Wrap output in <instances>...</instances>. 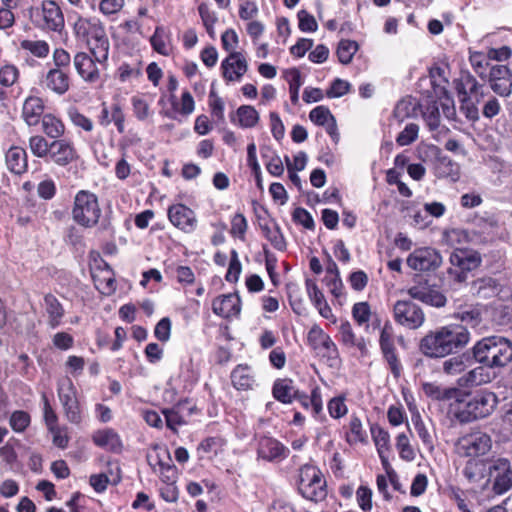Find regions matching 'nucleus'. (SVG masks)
<instances>
[{"instance_id":"1","label":"nucleus","mask_w":512,"mask_h":512,"mask_svg":"<svg viewBox=\"0 0 512 512\" xmlns=\"http://www.w3.org/2000/svg\"><path fill=\"white\" fill-rule=\"evenodd\" d=\"M470 332L462 325L452 324L431 331L420 341V351L430 358H442L464 348Z\"/></svg>"},{"instance_id":"2","label":"nucleus","mask_w":512,"mask_h":512,"mask_svg":"<svg viewBox=\"0 0 512 512\" xmlns=\"http://www.w3.org/2000/svg\"><path fill=\"white\" fill-rule=\"evenodd\" d=\"M472 358L491 369L504 367L512 360V344L503 337H485L472 347Z\"/></svg>"},{"instance_id":"3","label":"nucleus","mask_w":512,"mask_h":512,"mask_svg":"<svg viewBox=\"0 0 512 512\" xmlns=\"http://www.w3.org/2000/svg\"><path fill=\"white\" fill-rule=\"evenodd\" d=\"M467 395L461 401L459 408H452L454 419L461 424L488 417L498 404L496 394L491 391L481 390L475 394L467 393Z\"/></svg>"},{"instance_id":"4","label":"nucleus","mask_w":512,"mask_h":512,"mask_svg":"<svg viewBox=\"0 0 512 512\" xmlns=\"http://www.w3.org/2000/svg\"><path fill=\"white\" fill-rule=\"evenodd\" d=\"M298 493L306 500L319 503L327 497V483L321 470L315 465L300 467L296 478Z\"/></svg>"},{"instance_id":"5","label":"nucleus","mask_w":512,"mask_h":512,"mask_svg":"<svg viewBox=\"0 0 512 512\" xmlns=\"http://www.w3.org/2000/svg\"><path fill=\"white\" fill-rule=\"evenodd\" d=\"M98 197L88 191L80 190L76 193L71 210L73 221L83 228L95 227L101 216Z\"/></svg>"},{"instance_id":"6","label":"nucleus","mask_w":512,"mask_h":512,"mask_svg":"<svg viewBox=\"0 0 512 512\" xmlns=\"http://www.w3.org/2000/svg\"><path fill=\"white\" fill-rule=\"evenodd\" d=\"M29 18L36 28L45 32L60 33L65 26L63 12L60 6L52 0H44L40 6L31 7Z\"/></svg>"},{"instance_id":"7","label":"nucleus","mask_w":512,"mask_h":512,"mask_svg":"<svg viewBox=\"0 0 512 512\" xmlns=\"http://www.w3.org/2000/svg\"><path fill=\"white\" fill-rule=\"evenodd\" d=\"M449 260L451 267L448 275L457 283L465 282L468 273L477 269L482 262L479 252L467 248L454 249Z\"/></svg>"},{"instance_id":"8","label":"nucleus","mask_w":512,"mask_h":512,"mask_svg":"<svg viewBox=\"0 0 512 512\" xmlns=\"http://www.w3.org/2000/svg\"><path fill=\"white\" fill-rule=\"evenodd\" d=\"M425 395L432 400L447 402L448 415L454 419V412L452 408H459L460 403L467 395L460 387H444L436 383L426 382L422 385Z\"/></svg>"},{"instance_id":"9","label":"nucleus","mask_w":512,"mask_h":512,"mask_svg":"<svg viewBox=\"0 0 512 512\" xmlns=\"http://www.w3.org/2000/svg\"><path fill=\"white\" fill-rule=\"evenodd\" d=\"M492 447L491 437L483 432H473L459 438L456 448L459 455L478 458L487 454Z\"/></svg>"},{"instance_id":"10","label":"nucleus","mask_w":512,"mask_h":512,"mask_svg":"<svg viewBox=\"0 0 512 512\" xmlns=\"http://www.w3.org/2000/svg\"><path fill=\"white\" fill-rule=\"evenodd\" d=\"M458 94L462 97L461 101L467 109V117L474 119L478 116V109L472 100L479 103L484 97L483 87L470 74L463 76L457 84ZM464 108V106H462Z\"/></svg>"},{"instance_id":"11","label":"nucleus","mask_w":512,"mask_h":512,"mask_svg":"<svg viewBox=\"0 0 512 512\" xmlns=\"http://www.w3.org/2000/svg\"><path fill=\"white\" fill-rule=\"evenodd\" d=\"M393 312L395 321L410 329L420 327L425 320L421 308L409 300L397 301L394 305Z\"/></svg>"},{"instance_id":"12","label":"nucleus","mask_w":512,"mask_h":512,"mask_svg":"<svg viewBox=\"0 0 512 512\" xmlns=\"http://www.w3.org/2000/svg\"><path fill=\"white\" fill-rule=\"evenodd\" d=\"M488 469L490 479L493 481V489L497 494H503L512 487V469L509 460L494 459Z\"/></svg>"},{"instance_id":"13","label":"nucleus","mask_w":512,"mask_h":512,"mask_svg":"<svg viewBox=\"0 0 512 512\" xmlns=\"http://www.w3.org/2000/svg\"><path fill=\"white\" fill-rule=\"evenodd\" d=\"M79 158L77 150L71 140L59 139L50 142L47 160L57 166L65 167Z\"/></svg>"},{"instance_id":"14","label":"nucleus","mask_w":512,"mask_h":512,"mask_svg":"<svg viewBox=\"0 0 512 512\" xmlns=\"http://www.w3.org/2000/svg\"><path fill=\"white\" fill-rule=\"evenodd\" d=\"M442 257L433 248L425 247L414 250L407 258L408 266L416 271H429L438 268Z\"/></svg>"},{"instance_id":"15","label":"nucleus","mask_w":512,"mask_h":512,"mask_svg":"<svg viewBox=\"0 0 512 512\" xmlns=\"http://www.w3.org/2000/svg\"><path fill=\"white\" fill-rule=\"evenodd\" d=\"M394 332L391 324L386 323L380 334V347L387 361L389 368L395 378H398L402 371V366L395 353Z\"/></svg>"},{"instance_id":"16","label":"nucleus","mask_w":512,"mask_h":512,"mask_svg":"<svg viewBox=\"0 0 512 512\" xmlns=\"http://www.w3.org/2000/svg\"><path fill=\"white\" fill-rule=\"evenodd\" d=\"M294 400L298 401L303 408L311 409L312 415L316 419L320 421L326 419L323 413V401L319 387H314L311 394L307 395L299 390H294L290 386V403Z\"/></svg>"},{"instance_id":"17","label":"nucleus","mask_w":512,"mask_h":512,"mask_svg":"<svg viewBox=\"0 0 512 512\" xmlns=\"http://www.w3.org/2000/svg\"><path fill=\"white\" fill-rule=\"evenodd\" d=\"M170 222L185 233L196 229L197 218L195 212L184 204H174L168 208Z\"/></svg>"},{"instance_id":"18","label":"nucleus","mask_w":512,"mask_h":512,"mask_svg":"<svg viewBox=\"0 0 512 512\" xmlns=\"http://www.w3.org/2000/svg\"><path fill=\"white\" fill-rule=\"evenodd\" d=\"M308 342L319 354L324 357L335 359L338 356V349L331 337L323 329L313 326L308 332Z\"/></svg>"},{"instance_id":"19","label":"nucleus","mask_w":512,"mask_h":512,"mask_svg":"<svg viewBox=\"0 0 512 512\" xmlns=\"http://www.w3.org/2000/svg\"><path fill=\"white\" fill-rule=\"evenodd\" d=\"M73 31L78 41L88 44L105 29L100 20L96 18L79 17L74 23Z\"/></svg>"},{"instance_id":"20","label":"nucleus","mask_w":512,"mask_h":512,"mask_svg":"<svg viewBox=\"0 0 512 512\" xmlns=\"http://www.w3.org/2000/svg\"><path fill=\"white\" fill-rule=\"evenodd\" d=\"M223 77L227 81H240L248 69V64L240 52H231L221 63Z\"/></svg>"},{"instance_id":"21","label":"nucleus","mask_w":512,"mask_h":512,"mask_svg":"<svg viewBox=\"0 0 512 512\" xmlns=\"http://www.w3.org/2000/svg\"><path fill=\"white\" fill-rule=\"evenodd\" d=\"M494 377L491 368L482 364L460 376L457 379V385L460 388H473L490 383Z\"/></svg>"},{"instance_id":"22","label":"nucleus","mask_w":512,"mask_h":512,"mask_svg":"<svg viewBox=\"0 0 512 512\" xmlns=\"http://www.w3.org/2000/svg\"><path fill=\"white\" fill-rule=\"evenodd\" d=\"M306 291L308 297L314 307L318 310L319 314L329 320L331 323H336L337 319L332 312L331 307L326 301V298L323 292L319 289L316 282L312 279L306 280Z\"/></svg>"},{"instance_id":"23","label":"nucleus","mask_w":512,"mask_h":512,"mask_svg":"<svg viewBox=\"0 0 512 512\" xmlns=\"http://www.w3.org/2000/svg\"><path fill=\"white\" fill-rule=\"evenodd\" d=\"M411 298L419 300L435 307H443L446 304V297L426 284H418L408 289Z\"/></svg>"},{"instance_id":"24","label":"nucleus","mask_w":512,"mask_h":512,"mask_svg":"<svg viewBox=\"0 0 512 512\" xmlns=\"http://www.w3.org/2000/svg\"><path fill=\"white\" fill-rule=\"evenodd\" d=\"M371 436L375 444L382 466L388 471L391 469L388 454L391 451L390 435L388 431L379 425H372Z\"/></svg>"},{"instance_id":"25","label":"nucleus","mask_w":512,"mask_h":512,"mask_svg":"<svg viewBox=\"0 0 512 512\" xmlns=\"http://www.w3.org/2000/svg\"><path fill=\"white\" fill-rule=\"evenodd\" d=\"M212 311L223 318L238 315L240 313L239 296L233 293L218 296L212 302Z\"/></svg>"},{"instance_id":"26","label":"nucleus","mask_w":512,"mask_h":512,"mask_svg":"<svg viewBox=\"0 0 512 512\" xmlns=\"http://www.w3.org/2000/svg\"><path fill=\"white\" fill-rule=\"evenodd\" d=\"M92 440L96 446L113 453H120L123 448L119 434L112 428L96 431L92 436Z\"/></svg>"},{"instance_id":"27","label":"nucleus","mask_w":512,"mask_h":512,"mask_svg":"<svg viewBox=\"0 0 512 512\" xmlns=\"http://www.w3.org/2000/svg\"><path fill=\"white\" fill-rule=\"evenodd\" d=\"M73 64L84 81L93 83L99 79V70L95 61L87 53H77L74 56Z\"/></svg>"},{"instance_id":"28","label":"nucleus","mask_w":512,"mask_h":512,"mask_svg":"<svg viewBox=\"0 0 512 512\" xmlns=\"http://www.w3.org/2000/svg\"><path fill=\"white\" fill-rule=\"evenodd\" d=\"M434 174L438 178L457 182L460 179V165L448 156H438L434 161Z\"/></svg>"},{"instance_id":"29","label":"nucleus","mask_w":512,"mask_h":512,"mask_svg":"<svg viewBox=\"0 0 512 512\" xmlns=\"http://www.w3.org/2000/svg\"><path fill=\"white\" fill-rule=\"evenodd\" d=\"M43 84L48 90L58 95H63L70 88V77L65 70L51 68L47 72Z\"/></svg>"},{"instance_id":"30","label":"nucleus","mask_w":512,"mask_h":512,"mask_svg":"<svg viewBox=\"0 0 512 512\" xmlns=\"http://www.w3.org/2000/svg\"><path fill=\"white\" fill-rule=\"evenodd\" d=\"M44 309L48 316V325L55 329L60 326L65 315V309L60 301L51 293L44 296Z\"/></svg>"},{"instance_id":"31","label":"nucleus","mask_w":512,"mask_h":512,"mask_svg":"<svg viewBox=\"0 0 512 512\" xmlns=\"http://www.w3.org/2000/svg\"><path fill=\"white\" fill-rule=\"evenodd\" d=\"M445 240L448 245L456 248H465L464 245L476 243L479 235L475 231H469L462 228H453L445 232Z\"/></svg>"},{"instance_id":"32","label":"nucleus","mask_w":512,"mask_h":512,"mask_svg":"<svg viewBox=\"0 0 512 512\" xmlns=\"http://www.w3.org/2000/svg\"><path fill=\"white\" fill-rule=\"evenodd\" d=\"M43 111L44 104L42 99L30 96L23 104L22 116L29 126H34L39 123Z\"/></svg>"},{"instance_id":"33","label":"nucleus","mask_w":512,"mask_h":512,"mask_svg":"<svg viewBox=\"0 0 512 512\" xmlns=\"http://www.w3.org/2000/svg\"><path fill=\"white\" fill-rule=\"evenodd\" d=\"M483 308L480 305H466L460 307L454 317L472 328H478L483 321Z\"/></svg>"},{"instance_id":"34","label":"nucleus","mask_w":512,"mask_h":512,"mask_svg":"<svg viewBox=\"0 0 512 512\" xmlns=\"http://www.w3.org/2000/svg\"><path fill=\"white\" fill-rule=\"evenodd\" d=\"M258 456L265 460H275L283 455L284 446L274 438L262 437L258 442Z\"/></svg>"},{"instance_id":"35","label":"nucleus","mask_w":512,"mask_h":512,"mask_svg":"<svg viewBox=\"0 0 512 512\" xmlns=\"http://www.w3.org/2000/svg\"><path fill=\"white\" fill-rule=\"evenodd\" d=\"M6 163L12 173H24L28 166L26 151L21 147H11L6 153Z\"/></svg>"},{"instance_id":"36","label":"nucleus","mask_w":512,"mask_h":512,"mask_svg":"<svg viewBox=\"0 0 512 512\" xmlns=\"http://www.w3.org/2000/svg\"><path fill=\"white\" fill-rule=\"evenodd\" d=\"M473 363L470 353L466 352L457 356H453L443 362L442 369L447 375H457L465 371V369Z\"/></svg>"},{"instance_id":"37","label":"nucleus","mask_w":512,"mask_h":512,"mask_svg":"<svg viewBox=\"0 0 512 512\" xmlns=\"http://www.w3.org/2000/svg\"><path fill=\"white\" fill-rule=\"evenodd\" d=\"M86 45L89 47L95 61L99 63L107 61L110 44L105 31L96 36L93 40H90Z\"/></svg>"},{"instance_id":"38","label":"nucleus","mask_w":512,"mask_h":512,"mask_svg":"<svg viewBox=\"0 0 512 512\" xmlns=\"http://www.w3.org/2000/svg\"><path fill=\"white\" fill-rule=\"evenodd\" d=\"M152 48L163 56L170 54V33L163 26H157L153 35L150 38Z\"/></svg>"},{"instance_id":"39","label":"nucleus","mask_w":512,"mask_h":512,"mask_svg":"<svg viewBox=\"0 0 512 512\" xmlns=\"http://www.w3.org/2000/svg\"><path fill=\"white\" fill-rule=\"evenodd\" d=\"M186 404H189V399L181 400L172 409L163 411L167 427L174 432L177 431L178 426H182L186 423L184 420V406Z\"/></svg>"},{"instance_id":"40","label":"nucleus","mask_w":512,"mask_h":512,"mask_svg":"<svg viewBox=\"0 0 512 512\" xmlns=\"http://www.w3.org/2000/svg\"><path fill=\"white\" fill-rule=\"evenodd\" d=\"M41 124L43 132L51 139L59 140L65 133L64 123L52 114L43 115Z\"/></svg>"},{"instance_id":"41","label":"nucleus","mask_w":512,"mask_h":512,"mask_svg":"<svg viewBox=\"0 0 512 512\" xmlns=\"http://www.w3.org/2000/svg\"><path fill=\"white\" fill-rule=\"evenodd\" d=\"M349 431L346 434V441L350 444L365 443L367 441V433L363 429L360 418L352 414L348 425Z\"/></svg>"},{"instance_id":"42","label":"nucleus","mask_w":512,"mask_h":512,"mask_svg":"<svg viewBox=\"0 0 512 512\" xmlns=\"http://www.w3.org/2000/svg\"><path fill=\"white\" fill-rule=\"evenodd\" d=\"M155 456H148V461L151 466H159L161 474L166 472H173L172 459L169 450L165 447L161 448L155 446Z\"/></svg>"},{"instance_id":"43","label":"nucleus","mask_w":512,"mask_h":512,"mask_svg":"<svg viewBox=\"0 0 512 512\" xmlns=\"http://www.w3.org/2000/svg\"><path fill=\"white\" fill-rule=\"evenodd\" d=\"M233 386L238 390H247L252 387L254 379L246 366L238 365L231 373Z\"/></svg>"},{"instance_id":"44","label":"nucleus","mask_w":512,"mask_h":512,"mask_svg":"<svg viewBox=\"0 0 512 512\" xmlns=\"http://www.w3.org/2000/svg\"><path fill=\"white\" fill-rule=\"evenodd\" d=\"M469 60L475 73L482 79H486L487 73L491 67L488 54L477 51L471 52Z\"/></svg>"},{"instance_id":"45","label":"nucleus","mask_w":512,"mask_h":512,"mask_svg":"<svg viewBox=\"0 0 512 512\" xmlns=\"http://www.w3.org/2000/svg\"><path fill=\"white\" fill-rule=\"evenodd\" d=\"M358 48L359 46L356 41L345 39L341 40L338 43L336 51L339 62L344 65L349 64L352 61L355 53L358 51Z\"/></svg>"},{"instance_id":"46","label":"nucleus","mask_w":512,"mask_h":512,"mask_svg":"<svg viewBox=\"0 0 512 512\" xmlns=\"http://www.w3.org/2000/svg\"><path fill=\"white\" fill-rule=\"evenodd\" d=\"M237 118L241 127L251 128L257 124L259 114L253 106L242 105L237 109Z\"/></svg>"},{"instance_id":"47","label":"nucleus","mask_w":512,"mask_h":512,"mask_svg":"<svg viewBox=\"0 0 512 512\" xmlns=\"http://www.w3.org/2000/svg\"><path fill=\"white\" fill-rule=\"evenodd\" d=\"M323 283L327 287L328 291L335 298L339 305H343L345 302L344 285L340 278V275H332V277H324Z\"/></svg>"},{"instance_id":"48","label":"nucleus","mask_w":512,"mask_h":512,"mask_svg":"<svg viewBox=\"0 0 512 512\" xmlns=\"http://www.w3.org/2000/svg\"><path fill=\"white\" fill-rule=\"evenodd\" d=\"M172 99V108L175 112L188 116L190 115L195 108L194 99L189 91H184L181 96V102L176 100V97L173 95Z\"/></svg>"},{"instance_id":"49","label":"nucleus","mask_w":512,"mask_h":512,"mask_svg":"<svg viewBox=\"0 0 512 512\" xmlns=\"http://www.w3.org/2000/svg\"><path fill=\"white\" fill-rule=\"evenodd\" d=\"M484 464L483 461L477 460V458H470L465 467L463 468V475L470 481L476 482L481 479L484 475Z\"/></svg>"},{"instance_id":"50","label":"nucleus","mask_w":512,"mask_h":512,"mask_svg":"<svg viewBox=\"0 0 512 512\" xmlns=\"http://www.w3.org/2000/svg\"><path fill=\"white\" fill-rule=\"evenodd\" d=\"M58 396L62 406L73 404L78 401L76 389L70 379L59 384Z\"/></svg>"},{"instance_id":"51","label":"nucleus","mask_w":512,"mask_h":512,"mask_svg":"<svg viewBox=\"0 0 512 512\" xmlns=\"http://www.w3.org/2000/svg\"><path fill=\"white\" fill-rule=\"evenodd\" d=\"M199 15L202 19L203 25L206 28L207 33L210 37H215L214 25L217 22V16L209 6L205 3H201L198 6Z\"/></svg>"},{"instance_id":"52","label":"nucleus","mask_w":512,"mask_h":512,"mask_svg":"<svg viewBox=\"0 0 512 512\" xmlns=\"http://www.w3.org/2000/svg\"><path fill=\"white\" fill-rule=\"evenodd\" d=\"M29 148L32 154L38 158H47L50 150V143L40 135H35L29 139Z\"/></svg>"},{"instance_id":"53","label":"nucleus","mask_w":512,"mask_h":512,"mask_svg":"<svg viewBox=\"0 0 512 512\" xmlns=\"http://www.w3.org/2000/svg\"><path fill=\"white\" fill-rule=\"evenodd\" d=\"M21 47L39 58L46 57L50 51L48 43L44 40H23L21 42Z\"/></svg>"},{"instance_id":"54","label":"nucleus","mask_w":512,"mask_h":512,"mask_svg":"<svg viewBox=\"0 0 512 512\" xmlns=\"http://www.w3.org/2000/svg\"><path fill=\"white\" fill-rule=\"evenodd\" d=\"M396 448L399 451L400 457L405 461H413L415 459V452L410 445V440L406 433H400L396 438Z\"/></svg>"},{"instance_id":"55","label":"nucleus","mask_w":512,"mask_h":512,"mask_svg":"<svg viewBox=\"0 0 512 512\" xmlns=\"http://www.w3.org/2000/svg\"><path fill=\"white\" fill-rule=\"evenodd\" d=\"M419 126L415 123H409L405 126L403 131H401L397 138L396 142L400 146H408L412 144L418 137Z\"/></svg>"},{"instance_id":"56","label":"nucleus","mask_w":512,"mask_h":512,"mask_svg":"<svg viewBox=\"0 0 512 512\" xmlns=\"http://www.w3.org/2000/svg\"><path fill=\"white\" fill-rule=\"evenodd\" d=\"M19 78V70L13 64H6L0 68V84L4 87H11Z\"/></svg>"},{"instance_id":"57","label":"nucleus","mask_w":512,"mask_h":512,"mask_svg":"<svg viewBox=\"0 0 512 512\" xmlns=\"http://www.w3.org/2000/svg\"><path fill=\"white\" fill-rule=\"evenodd\" d=\"M133 113L139 121H144L150 116V107L147 101L139 95L131 98Z\"/></svg>"},{"instance_id":"58","label":"nucleus","mask_w":512,"mask_h":512,"mask_svg":"<svg viewBox=\"0 0 512 512\" xmlns=\"http://www.w3.org/2000/svg\"><path fill=\"white\" fill-rule=\"evenodd\" d=\"M327 409L329 415L334 419H339L345 416L348 412V407L345 404V397L338 396L332 398L327 404Z\"/></svg>"},{"instance_id":"59","label":"nucleus","mask_w":512,"mask_h":512,"mask_svg":"<svg viewBox=\"0 0 512 512\" xmlns=\"http://www.w3.org/2000/svg\"><path fill=\"white\" fill-rule=\"evenodd\" d=\"M340 336L343 344L347 346H358L360 349L364 346L362 340H358L353 333L352 326L348 321H344L340 325Z\"/></svg>"},{"instance_id":"60","label":"nucleus","mask_w":512,"mask_h":512,"mask_svg":"<svg viewBox=\"0 0 512 512\" xmlns=\"http://www.w3.org/2000/svg\"><path fill=\"white\" fill-rule=\"evenodd\" d=\"M356 500L358 506L363 512L372 510V490L367 486H359L356 491Z\"/></svg>"},{"instance_id":"61","label":"nucleus","mask_w":512,"mask_h":512,"mask_svg":"<svg viewBox=\"0 0 512 512\" xmlns=\"http://www.w3.org/2000/svg\"><path fill=\"white\" fill-rule=\"evenodd\" d=\"M309 118L314 124L318 126H324L330 120H332L334 116L331 114L327 107L317 106L310 111Z\"/></svg>"},{"instance_id":"62","label":"nucleus","mask_w":512,"mask_h":512,"mask_svg":"<svg viewBox=\"0 0 512 512\" xmlns=\"http://www.w3.org/2000/svg\"><path fill=\"white\" fill-rule=\"evenodd\" d=\"M9 423L15 432H23L30 424V415L25 411H15L12 413Z\"/></svg>"},{"instance_id":"63","label":"nucleus","mask_w":512,"mask_h":512,"mask_svg":"<svg viewBox=\"0 0 512 512\" xmlns=\"http://www.w3.org/2000/svg\"><path fill=\"white\" fill-rule=\"evenodd\" d=\"M298 27L302 32H314L317 30V22L313 15L306 10H300L297 14Z\"/></svg>"},{"instance_id":"64","label":"nucleus","mask_w":512,"mask_h":512,"mask_svg":"<svg viewBox=\"0 0 512 512\" xmlns=\"http://www.w3.org/2000/svg\"><path fill=\"white\" fill-rule=\"evenodd\" d=\"M69 118L71 122L82 128L86 132H90L93 130V122L90 118L86 117L84 114L80 113L77 109H70L68 112Z\"/></svg>"}]
</instances>
